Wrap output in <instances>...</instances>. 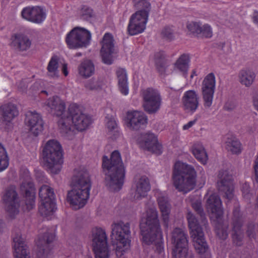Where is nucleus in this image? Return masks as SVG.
I'll use <instances>...</instances> for the list:
<instances>
[{
    "label": "nucleus",
    "instance_id": "1",
    "mask_svg": "<svg viewBox=\"0 0 258 258\" xmlns=\"http://www.w3.org/2000/svg\"><path fill=\"white\" fill-rule=\"evenodd\" d=\"M46 105L53 115L60 117L58 125L60 132L64 135L72 134L73 127L78 131H84L92 123L91 118L83 113L81 108L76 104H71L69 107L70 117L66 115L65 103L58 96L49 98L46 102Z\"/></svg>",
    "mask_w": 258,
    "mask_h": 258
},
{
    "label": "nucleus",
    "instance_id": "2",
    "mask_svg": "<svg viewBox=\"0 0 258 258\" xmlns=\"http://www.w3.org/2000/svg\"><path fill=\"white\" fill-rule=\"evenodd\" d=\"M74 188L68 193L67 201L75 210L85 206L89 198L91 181L89 172L85 169L74 171L72 178Z\"/></svg>",
    "mask_w": 258,
    "mask_h": 258
},
{
    "label": "nucleus",
    "instance_id": "3",
    "mask_svg": "<svg viewBox=\"0 0 258 258\" xmlns=\"http://www.w3.org/2000/svg\"><path fill=\"white\" fill-rule=\"evenodd\" d=\"M102 167L105 175L106 185L111 190H119L123 184L125 177V170L119 152L113 151L110 160L107 156H104Z\"/></svg>",
    "mask_w": 258,
    "mask_h": 258
},
{
    "label": "nucleus",
    "instance_id": "4",
    "mask_svg": "<svg viewBox=\"0 0 258 258\" xmlns=\"http://www.w3.org/2000/svg\"><path fill=\"white\" fill-rule=\"evenodd\" d=\"M197 172L191 165L176 162L172 173L173 185L179 191L186 194L192 190L196 184Z\"/></svg>",
    "mask_w": 258,
    "mask_h": 258
},
{
    "label": "nucleus",
    "instance_id": "5",
    "mask_svg": "<svg viewBox=\"0 0 258 258\" xmlns=\"http://www.w3.org/2000/svg\"><path fill=\"white\" fill-rule=\"evenodd\" d=\"M140 228L142 240L145 243L149 245L156 240H162L158 211L155 207H151L147 210L146 218L142 220Z\"/></svg>",
    "mask_w": 258,
    "mask_h": 258
},
{
    "label": "nucleus",
    "instance_id": "6",
    "mask_svg": "<svg viewBox=\"0 0 258 258\" xmlns=\"http://www.w3.org/2000/svg\"><path fill=\"white\" fill-rule=\"evenodd\" d=\"M111 227L112 245L115 248L116 256L121 258L131 247L130 225L120 220L113 222Z\"/></svg>",
    "mask_w": 258,
    "mask_h": 258
},
{
    "label": "nucleus",
    "instance_id": "7",
    "mask_svg": "<svg viewBox=\"0 0 258 258\" xmlns=\"http://www.w3.org/2000/svg\"><path fill=\"white\" fill-rule=\"evenodd\" d=\"M43 157L49 171L52 174L60 172L63 162L62 149L55 140L48 141L43 150Z\"/></svg>",
    "mask_w": 258,
    "mask_h": 258
},
{
    "label": "nucleus",
    "instance_id": "8",
    "mask_svg": "<svg viewBox=\"0 0 258 258\" xmlns=\"http://www.w3.org/2000/svg\"><path fill=\"white\" fill-rule=\"evenodd\" d=\"M187 220L189 229V234L196 251L201 254L207 252L209 246L206 242L203 229L200 226L198 221L190 212L187 213Z\"/></svg>",
    "mask_w": 258,
    "mask_h": 258
},
{
    "label": "nucleus",
    "instance_id": "9",
    "mask_svg": "<svg viewBox=\"0 0 258 258\" xmlns=\"http://www.w3.org/2000/svg\"><path fill=\"white\" fill-rule=\"evenodd\" d=\"M91 37V33L89 30L76 27L67 34L66 42L70 49L87 47L90 44Z\"/></svg>",
    "mask_w": 258,
    "mask_h": 258
},
{
    "label": "nucleus",
    "instance_id": "10",
    "mask_svg": "<svg viewBox=\"0 0 258 258\" xmlns=\"http://www.w3.org/2000/svg\"><path fill=\"white\" fill-rule=\"evenodd\" d=\"M39 196L41 199L39 207L40 214L46 217L53 215L57 209L53 188L48 185H43L40 188Z\"/></svg>",
    "mask_w": 258,
    "mask_h": 258
},
{
    "label": "nucleus",
    "instance_id": "11",
    "mask_svg": "<svg viewBox=\"0 0 258 258\" xmlns=\"http://www.w3.org/2000/svg\"><path fill=\"white\" fill-rule=\"evenodd\" d=\"M171 241L173 244L172 256L174 258H182L191 253L188 252V235L181 228H175L171 232Z\"/></svg>",
    "mask_w": 258,
    "mask_h": 258
},
{
    "label": "nucleus",
    "instance_id": "12",
    "mask_svg": "<svg viewBox=\"0 0 258 258\" xmlns=\"http://www.w3.org/2000/svg\"><path fill=\"white\" fill-rule=\"evenodd\" d=\"M143 107L149 114H154L160 109L162 97L159 91L155 88L148 87L141 90Z\"/></svg>",
    "mask_w": 258,
    "mask_h": 258
},
{
    "label": "nucleus",
    "instance_id": "13",
    "mask_svg": "<svg viewBox=\"0 0 258 258\" xmlns=\"http://www.w3.org/2000/svg\"><path fill=\"white\" fill-rule=\"evenodd\" d=\"M91 237L95 258H109L110 253L105 231L95 227L92 229Z\"/></svg>",
    "mask_w": 258,
    "mask_h": 258
},
{
    "label": "nucleus",
    "instance_id": "14",
    "mask_svg": "<svg viewBox=\"0 0 258 258\" xmlns=\"http://www.w3.org/2000/svg\"><path fill=\"white\" fill-rule=\"evenodd\" d=\"M216 77L214 73L208 74L204 78L201 85V94L203 106L206 109L210 108L213 103L216 89Z\"/></svg>",
    "mask_w": 258,
    "mask_h": 258
},
{
    "label": "nucleus",
    "instance_id": "15",
    "mask_svg": "<svg viewBox=\"0 0 258 258\" xmlns=\"http://www.w3.org/2000/svg\"><path fill=\"white\" fill-rule=\"evenodd\" d=\"M54 230L43 227L39 231L37 246L38 251L36 258H46L51 249L50 244L55 238Z\"/></svg>",
    "mask_w": 258,
    "mask_h": 258
},
{
    "label": "nucleus",
    "instance_id": "16",
    "mask_svg": "<svg viewBox=\"0 0 258 258\" xmlns=\"http://www.w3.org/2000/svg\"><path fill=\"white\" fill-rule=\"evenodd\" d=\"M135 139L139 146L157 155L162 153V145L158 142L156 135L151 133L138 134Z\"/></svg>",
    "mask_w": 258,
    "mask_h": 258
},
{
    "label": "nucleus",
    "instance_id": "17",
    "mask_svg": "<svg viewBox=\"0 0 258 258\" xmlns=\"http://www.w3.org/2000/svg\"><path fill=\"white\" fill-rule=\"evenodd\" d=\"M19 115L17 106L11 102L0 106V125L8 130L12 126L13 120Z\"/></svg>",
    "mask_w": 258,
    "mask_h": 258
},
{
    "label": "nucleus",
    "instance_id": "18",
    "mask_svg": "<svg viewBox=\"0 0 258 258\" xmlns=\"http://www.w3.org/2000/svg\"><path fill=\"white\" fill-rule=\"evenodd\" d=\"M217 186L219 190L224 194L225 197L231 200L234 197V185L231 175L228 170H221L218 174Z\"/></svg>",
    "mask_w": 258,
    "mask_h": 258
},
{
    "label": "nucleus",
    "instance_id": "19",
    "mask_svg": "<svg viewBox=\"0 0 258 258\" xmlns=\"http://www.w3.org/2000/svg\"><path fill=\"white\" fill-rule=\"evenodd\" d=\"M150 189V181L146 176H137L135 177L132 188L135 201L141 200L145 198Z\"/></svg>",
    "mask_w": 258,
    "mask_h": 258
},
{
    "label": "nucleus",
    "instance_id": "20",
    "mask_svg": "<svg viewBox=\"0 0 258 258\" xmlns=\"http://www.w3.org/2000/svg\"><path fill=\"white\" fill-rule=\"evenodd\" d=\"M149 15L145 13H135L130 17L127 32L131 35H136L144 31L148 21Z\"/></svg>",
    "mask_w": 258,
    "mask_h": 258
},
{
    "label": "nucleus",
    "instance_id": "21",
    "mask_svg": "<svg viewBox=\"0 0 258 258\" xmlns=\"http://www.w3.org/2000/svg\"><path fill=\"white\" fill-rule=\"evenodd\" d=\"M6 205V209L11 217L17 215L19 212L20 201L16 191L13 188H8L3 197Z\"/></svg>",
    "mask_w": 258,
    "mask_h": 258
},
{
    "label": "nucleus",
    "instance_id": "22",
    "mask_svg": "<svg viewBox=\"0 0 258 258\" xmlns=\"http://www.w3.org/2000/svg\"><path fill=\"white\" fill-rule=\"evenodd\" d=\"M125 122L130 129L138 130L146 126L148 117L143 111L130 110L126 112Z\"/></svg>",
    "mask_w": 258,
    "mask_h": 258
},
{
    "label": "nucleus",
    "instance_id": "23",
    "mask_svg": "<svg viewBox=\"0 0 258 258\" xmlns=\"http://www.w3.org/2000/svg\"><path fill=\"white\" fill-rule=\"evenodd\" d=\"M114 39L112 34L106 33L101 42L100 53L103 62L107 64H111L113 62L112 54L114 51Z\"/></svg>",
    "mask_w": 258,
    "mask_h": 258
},
{
    "label": "nucleus",
    "instance_id": "24",
    "mask_svg": "<svg viewBox=\"0 0 258 258\" xmlns=\"http://www.w3.org/2000/svg\"><path fill=\"white\" fill-rule=\"evenodd\" d=\"M21 178L23 179L21 191L25 198V203L28 211L32 209V180L28 170H24L21 174Z\"/></svg>",
    "mask_w": 258,
    "mask_h": 258
},
{
    "label": "nucleus",
    "instance_id": "25",
    "mask_svg": "<svg viewBox=\"0 0 258 258\" xmlns=\"http://www.w3.org/2000/svg\"><path fill=\"white\" fill-rule=\"evenodd\" d=\"M206 208L211 214V218L219 220L223 215L222 201L220 197L216 194L210 195L207 200Z\"/></svg>",
    "mask_w": 258,
    "mask_h": 258
},
{
    "label": "nucleus",
    "instance_id": "26",
    "mask_svg": "<svg viewBox=\"0 0 258 258\" xmlns=\"http://www.w3.org/2000/svg\"><path fill=\"white\" fill-rule=\"evenodd\" d=\"M155 195L164 225L167 229L169 222V216L171 212V205L165 193L158 191L156 192Z\"/></svg>",
    "mask_w": 258,
    "mask_h": 258
},
{
    "label": "nucleus",
    "instance_id": "27",
    "mask_svg": "<svg viewBox=\"0 0 258 258\" xmlns=\"http://www.w3.org/2000/svg\"><path fill=\"white\" fill-rule=\"evenodd\" d=\"M182 102L184 110L193 114L199 106V96L198 92L194 90L185 91L182 97Z\"/></svg>",
    "mask_w": 258,
    "mask_h": 258
},
{
    "label": "nucleus",
    "instance_id": "28",
    "mask_svg": "<svg viewBox=\"0 0 258 258\" xmlns=\"http://www.w3.org/2000/svg\"><path fill=\"white\" fill-rule=\"evenodd\" d=\"M233 215L232 238L237 245H240L243 232L241 230L242 220L239 207H236L233 210Z\"/></svg>",
    "mask_w": 258,
    "mask_h": 258
},
{
    "label": "nucleus",
    "instance_id": "29",
    "mask_svg": "<svg viewBox=\"0 0 258 258\" xmlns=\"http://www.w3.org/2000/svg\"><path fill=\"white\" fill-rule=\"evenodd\" d=\"M14 256L15 258H30L28 246L21 237L13 238Z\"/></svg>",
    "mask_w": 258,
    "mask_h": 258
},
{
    "label": "nucleus",
    "instance_id": "30",
    "mask_svg": "<svg viewBox=\"0 0 258 258\" xmlns=\"http://www.w3.org/2000/svg\"><path fill=\"white\" fill-rule=\"evenodd\" d=\"M31 44V42L27 36L21 33L16 34L12 37L11 43L15 49L24 51L29 48Z\"/></svg>",
    "mask_w": 258,
    "mask_h": 258
},
{
    "label": "nucleus",
    "instance_id": "31",
    "mask_svg": "<svg viewBox=\"0 0 258 258\" xmlns=\"http://www.w3.org/2000/svg\"><path fill=\"white\" fill-rule=\"evenodd\" d=\"M256 77L255 73L248 69L241 70L238 75V81L239 83L246 87H249L252 85Z\"/></svg>",
    "mask_w": 258,
    "mask_h": 258
},
{
    "label": "nucleus",
    "instance_id": "32",
    "mask_svg": "<svg viewBox=\"0 0 258 258\" xmlns=\"http://www.w3.org/2000/svg\"><path fill=\"white\" fill-rule=\"evenodd\" d=\"M116 74L120 93L123 95H127L129 92V89L126 70L122 68H119L116 70Z\"/></svg>",
    "mask_w": 258,
    "mask_h": 258
},
{
    "label": "nucleus",
    "instance_id": "33",
    "mask_svg": "<svg viewBox=\"0 0 258 258\" xmlns=\"http://www.w3.org/2000/svg\"><path fill=\"white\" fill-rule=\"evenodd\" d=\"M191 151L195 158L202 164H206L208 160L207 152L203 145L200 142H197L193 144L191 148Z\"/></svg>",
    "mask_w": 258,
    "mask_h": 258
},
{
    "label": "nucleus",
    "instance_id": "34",
    "mask_svg": "<svg viewBox=\"0 0 258 258\" xmlns=\"http://www.w3.org/2000/svg\"><path fill=\"white\" fill-rule=\"evenodd\" d=\"M166 55L164 52L159 51L154 55V62L156 68L160 74L165 73L167 68Z\"/></svg>",
    "mask_w": 258,
    "mask_h": 258
},
{
    "label": "nucleus",
    "instance_id": "35",
    "mask_svg": "<svg viewBox=\"0 0 258 258\" xmlns=\"http://www.w3.org/2000/svg\"><path fill=\"white\" fill-rule=\"evenodd\" d=\"M78 71L82 77L87 78L94 74L95 67L91 60H85L79 66Z\"/></svg>",
    "mask_w": 258,
    "mask_h": 258
},
{
    "label": "nucleus",
    "instance_id": "36",
    "mask_svg": "<svg viewBox=\"0 0 258 258\" xmlns=\"http://www.w3.org/2000/svg\"><path fill=\"white\" fill-rule=\"evenodd\" d=\"M190 58L188 54H183L174 63V69L177 70L183 74H187L189 69Z\"/></svg>",
    "mask_w": 258,
    "mask_h": 258
},
{
    "label": "nucleus",
    "instance_id": "37",
    "mask_svg": "<svg viewBox=\"0 0 258 258\" xmlns=\"http://www.w3.org/2000/svg\"><path fill=\"white\" fill-rule=\"evenodd\" d=\"M225 148L233 154H239L241 151V144L234 137L228 138L225 143Z\"/></svg>",
    "mask_w": 258,
    "mask_h": 258
},
{
    "label": "nucleus",
    "instance_id": "38",
    "mask_svg": "<svg viewBox=\"0 0 258 258\" xmlns=\"http://www.w3.org/2000/svg\"><path fill=\"white\" fill-rule=\"evenodd\" d=\"M134 8L138 10L136 13H145L149 15L151 11V4L149 0H133Z\"/></svg>",
    "mask_w": 258,
    "mask_h": 258
},
{
    "label": "nucleus",
    "instance_id": "39",
    "mask_svg": "<svg viewBox=\"0 0 258 258\" xmlns=\"http://www.w3.org/2000/svg\"><path fill=\"white\" fill-rule=\"evenodd\" d=\"M45 9L42 7H33V23L40 24L46 19Z\"/></svg>",
    "mask_w": 258,
    "mask_h": 258
},
{
    "label": "nucleus",
    "instance_id": "40",
    "mask_svg": "<svg viewBox=\"0 0 258 258\" xmlns=\"http://www.w3.org/2000/svg\"><path fill=\"white\" fill-rule=\"evenodd\" d=\"M58 60L56 56H52L47 65V70L49 76L53 78L58 77Z\"/></svg>",
    "mask_w": 258,
    "mask_h": 258
},
{
    "label": "nucleus",
    "instance_id": "41",
    "mask_svg": "<svg viewBox=\"0 0 258 258\" xmlns=\"http://www.w3.org/2000/svg\"><path fill=\"white\" fill-rule=\"evenodd\" d=\"M33 136H37L43 130V121L41 115L33 112Z\"/></svg>",
    "mask_w": 258,
    "mask_h": 258
},
{
    "label": "nucleus",
    "instance_id": "42",
    "mask_svg": "<svg viewBox=\"0 0 258 258\" xmlns=\"http://www.w3.org/2000/svg\"><path fill=\"white\" fill-rule=\"evenodd\" d=\"M9 165V158L6 148L0 143V172L6 169Z\"/></svg>",
    "mask_w": 258,
    "mask_h": 258
},
{
    "label": "nucleus",
    "instance_id": "43",
    "mask_svg": "<svg viewBox=\"0 0 258 258\" xmlns=\"http://www.w3.org/2000/svg\"><path fill=\"white\" fill-rule=\"evenodd\" d=\"M192 207L200 216L202 225L206 226L208 222L202 206L201 202L200 201L197 200L193 202L192 203Z\"/></svg>",
    "mask_w": 258,
    "mask_h": 258
},
{
    "label": "nucleus",
    "instance_id": "44",
    "mask_svg": "<svg viewBox=\"0 0 258 258\" xmlns=\"http://www.w3.org/2000/svg\"><path fill=\"white\" fill-rule=\"evenodd\" d=\"M106 125L110 135H117L119 134L116 122L113 118H106Z\"/></svg>",
    "mask_w": 258,
    "mask_h": 258
},
{
    "label": "nucleus",
    "instance_id": "45",
    "mask_svg": "<svg viewBox=\"0 0 258 258\" xmlns=\"http://www.w3.org/2000/svg\"><path fill=\"white\" fill-rule=\"evenodd\" d=\"M101 85L100 81L94 79L87 81L85 84V87L88 90L97 91L101 88Z\"/></svg>",
    "mask_w": 258,
    "mask_h": 258
},
{
    "label": "nucleus",
    "instance_id": "46",
    "mask_svg": "<svg viewBox=\"0 0 258 258\" xmlns=\"http://www.w3.org/2000/svg\"><path fill=\"white\" fill-rule=\"evenodd\" d=\"M21 16L23 19L32 22V7L28 6L23 8L21 11Z\"/></svg>",
    "mask_w": 258,
    "mask_h": 258
},
{
    "label": "nucleus",
    "instance_id": "47",
    "mask_svg": "<svg viewBox=\"0 0 258 258\" xmlns=\"http://www.w3.org/2000/svg\"><path fill=\"white\" fill-rule=\"evenodd\" d=\"M200 31L201 32L199 34H201L203 36L206 38H211L213 35L212 29L208 24H204L201 26Z\"/></svg>",
    "mask_w": 258,
    "mask_h": 258
},
{
    "label": "nucleus",
    "instance_id": "48",
    "mask_svg": "<svg viewBox=\"0 0 258 258\" xmlns=\"http://www.w3.org/2000/svg\"><path fill=\"white\" fill-rule=\"evenodd\" d=\"M201 25L199 23L191 22L187 24V29L192 33L199 34Z\"/></svg>",
    "mask_w": 258,
    "mask_h": 258
},
{
    "label": "nucleus",
    "instance_id": "49",
    "mask_svg": "<svg viewBox=\"0 0 258 258\" xmlns=\"http://www.w3.org/2000/svg\"><path fill=\"white\" fill-rule=\"evenodd\" d=\"M24 123L29 131L32 130V111H28L26 113Z\"/></svg>",
    "mask_w": 258,
    "mask_h": 258
},
{
    "label": "nucleus",
    "instance_id": "50",
    "mask_svg": "<svg viewBox=\"0 0 258 258\" xmlns=\"http://www.w3.org/2000/svg\"><path fill=\"white\" fill-rule=\"evenodd\" d=\"M161 34L164 38L168 40H171L174 37L173 31L171 28L169 27H165L163 29Z\"/></svg>",
    "mask_w": 258,
    "mask_h": 258
},
{
    "label": "nucleus",
    "instance_id": "51",
    "mask_svg": "<svg viewBox=\"0 0 258 258\" xmlns=\"http://www.w3.org/2000/svg\"><path fill=\"white\" fill-rule=\"evenodd\" d=\"M241 190L243 198L247 200H250L252 197V194L250 192L249 184L247 183H244L242 186Z\"/></svg>",
    "mask_w": 258,
    "mask_h": 258
},
{
    "label": "nucleus",
    "instance_id": "52",
    "mask_svg": "<svg viewBox=\"0 0 258 258\" xmlns=\"http://www.w3.org/2000/svg\"><path fill=\"white\" fill-rule=\"evenodd\" d=\"M81 15L83 19H88L93 15L92 10L87 7H84L81 10Z\"/></svg>",
    "mask_w": 258,
    "mask_h": 258
},
{
    "label": "nucleus",
    "instance_id": "53",
    "mask_svg": "<svg viewBox=\"0 0 258 258\" xmlns=\"http://www.w3.org/2000/svg\"><path fill=\"white\" fill-rule=\"evenodd\" d=\"M216 232L217 236L222 239H225L228 236V233L226 229L217 227Z\"/></svg>",
    "mask_w": 258,
    "mask_h": 258
},
{
    "label": "nucleus",
    "instance_id": "54",
    "mask_svg": "<svg viewBox=\"0 0 258 258\" xmlns=\"http://www.w3.org/2000/svg\"><path fill=\"white\" fill-rule=\"evenodd\" d=\"M254 225L253 224H250L248 226L247 233L249 237H253L254 236Z\"/></svg>",
    "mask_w": 258,
    "mask_h": 258
},
{
    "label": "nucleus",
    "instance_id": "55",
    "mask_svg": "<svg viewBox=\"0 0 258 258\" xmlns=\"http://www.w3.org/2000/svg\"><path fill=\"white\" fill-rule=\"evenodd\" d=\"M197 119H194L193 120L189 121L186 124H185L183 127L182 129L183 130H188L189 128L191 127L196 122Z\"/></svg>",
    "mask_w": 258,
    "mask_h": 258
},
{
    "label": "nucleus",
    "instance_id": "56",
    "mask_svg": "<svg viewBox=\"0 0 258 258\" xmlns=\"http://www.w3.org/2000/svg\"><path fill=\"white\" fill-rule=\"evenodd\" d=\"M252 20L253 23L258 26V12L254 11L252 16Z\"/></svg>",
    "mask_w": 258,
    "mask_h": 258
},
{
    "label": "nucleus",
    "instance_id": "57",
    "mask_svg": "<svg viewBox=\"0 0 258 258\" xmlns=\"http://www.w3.org/2000/svg\"><path fill=\"white\" fill-rule=\"evenodd\" d=\"M62 72L65 76H68L69 72L68 71V65L67 63H63L62 64Z\"/></svg>",
    "mask_w": 258,
    "mask_h": 258
},
{
    "label": "nucleus",
    "instance_id": "58",
    "mask_svg": "<svg viewBox=\"0 0 258 258\" xmlns=\"http://www.w3.org/2000/svg\"><path fill=\"white\" fill-rule=\"evenodd\" d=\"M253 105L255 109L258 111V96L254 99Z\"/></svg>",
    "mask_w": 258,
    "mask_h": 258
},
{
    "label": "nucleus",
    "instance_id": "59",
    "mask_svg": "<svg viewBox=\"0 0 258 258\" xmlns=\"http://www.w3.org/2000/svg\"><path fill=\"white\" fill-rule=\"evenodd\" d=\"M198 76L197 70L196 69L192 70L191 74L190 75V78L192 79L195 76Z\"/></svg>",
    "mask_w": 258,
    "mask_h": 258
},
{
    "label": "nucleus",
    "instance_id": "60",
    "mask_svg": "<svg viewBox=\"0 0 258 258\" xmlns=\"http://www.w3.org/2000/svg\"><path fill=\"white\" fill-rule=\"evenodd\" d=\"M182 258H194V256L192 253H189L188 254H186V255H184Z\"/></svg>",
    "mask_w": 258,
    "mask_h": 258
},
{
    "label": "nucleus",
    "instance_id": "61",
    "mask_svg": "<svg viewBox=\"0 0 258 258\" xmlns=\"http://www.w3.org/2000/svg\"><path fill=\"white\" fill-rule=\"evenodd\" d=\"M199 169L200 170V172L202 174V175H205V172L204 171L203 168L202 167H199Z\"/></svg>",
    "mask_w": 258,
    "mask_h": 258
},
{
    "label": "nucleus",
    "instance_id": "62",
    "mask_svg": "<svg viewBox=\"0 0 258 258\" xmlns=\"http://www.w3.org/2000/svg\"><path fill=\"white\" fill-rule=\"evenodd\" d=\"M76 55L77 56H81V55H82V53H80V52L77 53H76Z\"/></svg>",
    "mask_w": 258,
    "mask_h": 258
},
{
    "label": "nucleus",
    "instance_id": "63",
    "mask_svg": "<svg viewBox=\"0 0 258 258\" xmlns=\"http://www.w3.org/2000/svg\"><path fill=\"white\" fill-rule=\"evenodd\" d=\"M40 175H41L43 178H44V176H43V172H40Z\"/></svg>",
    "mask_w": 258,
    "mask_h": 258
},
{
    "label": "nucleus",
    "instance_id": "64",
    "mask_svg": "<svg viewBox=\"0 0 258 258\" xmlns=\"http://www.w3.org/2000/svg\"><path fill=\"white\" fill-rule=\"evenodd\" d=\"M41 92H43V93H45V94H46L47 95V92L46 91H42Z\"/></svg>",
    "mask_w": 258,
    "mask_h": 258
}]
</instances>
